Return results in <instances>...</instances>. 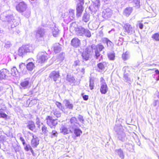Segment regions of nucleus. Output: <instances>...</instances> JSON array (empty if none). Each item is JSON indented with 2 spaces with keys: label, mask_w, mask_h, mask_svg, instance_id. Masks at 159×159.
Here are the masks:
<instances>
[{
  "label": "nucleus",
  "mask_w": 159,
  "mask_h": 159,
  "mask_svg": "<svg viewBox=\"0 0 159 159\" xmlns=\"http://www.w3.org/2000/svg\"><path fill=\"white\" fill-rule=\"evenodd\" d=\"M20 139L22 142L23 144L24 145H25V140L23 137H20Z\"/></svg>",
  "instance_id": "nucleus-54"
},
{
  "label": "nucleus",
  "mask_w": 159,
  "mask_h": 159,
  "mask_svg": "<svg viewBox=\"0 0 159 159\" xmlns=\"http://www.w3.org/2000/svg\"><path fill=\"white\" fill-rule=\"evenodd\" d=\"M133 3L135 7L136 8H139L140 7V0H133Z\"/></svg>",
  "instance_id": "nucleus-39"
},
{
  "label": "nucleus",
  "mask_w": 159,
  "mask_h": 159,
  "mask_svg": "<svg viewBox=\"0 0 159 159\" xmlns=\"http://www.w3.org/2000/svg\"><path fill=\"white\" fill-rule=\"evenodd\" d=\"M80 40L78 38H74L71 41V45L75 48H77L80 46Z\"/></svg>",
  "instance_id": "nucleus-17"
},
{
  "label": "nucleus",
  "mask_w": 159,
  "mask_h": 159,
  "mask_svg": "<svg viewBox=\"0 0 159 159\" xmlns=\"http://www.w3.org/2000/svg\"><path fill=\"white\" fill-rule=\"evenodd\" d=\"M61 45L59 43L54 44L53 46L54 52L56 53L60 52L61 49Z\"/></svg>",
  "instance_id": "nucleus-25"
},
{
  "label": "nucleus",
  "mask_w": 159,
  "mask_h": 159,
  "mask_svg": "<svg viewBox=\"0 0 159 159\" xmlns=\"http://www.w3.org/2000/svg\"><path fill=\"white\" fill-rule=\"evenodd\" d=\"M57 133L55 130H52V137H57Z\"/></svg>",
  "instance_id": "nucleus-51"
},
{
  "label": "nucleus",
  "mask_w": 159,
  "mask_h": 159,
  "mask_svg": "<svg viewBox=\"0 0 159 159\" xmlns=\"http://www.w3.org/2000/svg\"><path fill=\"white\" fill-rule=\"evenodd\" d=\"M48 58V55L45 52H39L37 56V61L39 63L45 62Z\"/></svg>",
  "instance_id": "nucleus-7"
},
{
  "label": "nucleus",
  "mask_w": 159,
  "mask_h": 159,
  "mask_svg": "<svg viewBox=\"0 0 159 159\" xmlns=\"http://www.w3.org/2000/svg\"><path fill=\"white\" fill-rule=\"evenodd\" d=\"M31 153L32 154V155H33V156H34V152L33 151L32 152H31Z\"/></svg>",
  "instance_id": "nucleus-64"
},
{
  "label": "nucleus",
  "mask_w": 159,
  "mask_h": 159,
  "mask_svg": "<svg viewBox=\"0 0 159 159\" xmlns=\"http://www.w3.org/2000/svg\"><path fill=\"white\" fill-rule=\"evenodd\" d=\"M92 48L89 47L85 49V51L84 52H86L88 54H90V53L91 52Z\"/></svg>",
  "instance_id": "nucleus-52"
},
{
  "label": "nucleus",
  "mask_w": 159,
  "mask_h": 159,
  "mask_svg": "<svg viewBox=\"0 0 159 159\" xmlns=\"http://www.w3.org/2000/svg\"><path fill=\"white\" fill-rule=\"evenodd\" d=\"M70 123L71 124V133H74L76 137L80 136L82 134V131L78 128V126H80V125L78 122L76 118L75 117H71L70 119Z\"/></svg>",
  "instance_id": "nucleus-3"
},
{
  "label": "nucleus",
  "mask_w": 159,
  "mask_h": 159,
  "mask_svg": "<svg viewBox=\"0 0 159 159\" xmlns=\"http://www.w3.org/2000/svg\"><path fill=\"white\" fill-rule=\"evenodd\" d=\"M142 21H138V25L140 29H142L143 28V25L141 23Z\"/></svg>",
  "instance_id": "nucleus-49"
},
{
  "label": "nucleus",
  "mask_w": 159,
  "mask_h": 159,
  "mask_svg": "<svg viewBox=\"0 0 159 159\" xmlns=\"http://www.w3.org/2000/svg\"><path fill=\"white\" fill-rule=\"evenodd\" d=\"M107 87L106 83H102L100 89L101 93L102 94H105L107 93Z\"/></svg>",
  "instance_id": "nucleus-20"
},
{
  "label": "nucleus",
  "mask_w": 159,
  "mask_h": 159,
  "mask_svg": "<svg viewBox=\"0 0 159 159\" xmlns=\"http://www.w3.org/2000/svg\"><path fill=\"white\" fill-rule=\"evenodd\" d=\"M123 29L125 34H126L127 33L131 34L134 32V29L129 23L125 24L123 27Z\"/></svg>",
  "instance_id": "nucleus-12"
},
{
  "label": "nucleus",
  "mask_w": 159,
  "mask_h": 159,
  "mask_svg": "<svg viewBox=\"0 0 159 159\" xmlns=\"http://www.w3.org/2000/svg\"><path fill=\"white\" fill-rule=\"evenodd\" d=\"M115 152L116 153L119 157L122 159H123L124 157V152L122 150L121 148L116 149L115 150Z\"/></svg>",
  "instance_id": "nucleus-27"
},
{
  "label": "nucleus",
  "mask_w": 159,
  "mask_h": 159,
  "mask_svg": "<svg viewBox=\"0 0 159 159\" xmlns=\"http://www.w3.org/2000/svg\"><path fill=\"white\" fill-rule=\"evenodd\" d=\"M51 115L52 116L58 118L61 116V113L58 109H54L51 111Z\"/></svg>",
  "instance_id": "nucleus-22"
},
{
  "label": "nucleus",
  "mask_w": 159,
  "mask_h": 159,
  "mask_svg": "<svg viewBox=\"0 0 159 159\" xmlns=\"http://www.w3.org/2000/svg\"><path fill=\"white\" fill-rule=\"evenodd\" d=\"M29 150H30L31 152L33 151V150L32 148H31V147L30 148Z\"/></svg>",
  "instance_id": "nucleus-62"
},
{
  "label": "nucleus",
  "mask_w": 159,
  "mask_h": 159,
  "mask_svg": "<svg viewBox=\"0 0 159 159\" xmlns=\"http://www.w3.org/2000/svg\"><path fill=\"white\" fill-rule=\"evenodd\" d=\"M56 104L57 106L58 107L59 109H61L62 107L61 105V104L59 102H56Z\"/></svg>",
  "instance_id": "nucleus-50"
},
{
  "label": "nucleus",
  "mask_w": 159,
  "mask_h": 159,
  "mask_svg": "<svg viewBox=\"0 0 159 159\" xmlns=\"http://www.w3.org/2000/svg\"><path fill=\"white\" fill-rule=\"evenodd\" d=\"M61 56H62V57H61V60H63L64 59V56H63V54H60V55H59V56H61Z\"/></svg>",
  "instance_id": "nucleus-61"
},
{
  "label": "nucleus",
  "mask_w": 159,
  "mask_h": 159,
  "mask_svg": "<svg viewBox=\"0 0 159 159\" xmlns=\"http://www.w3.org/2000/svg\"><path fill=\"white\" fill-rule=\"evenodd\" d=\"M75 80H68V81H69V83H70V84L72 85H73V84H72V83H73L74 82V81Z\"/></svg>",
  "instance_id": "nucleus-59"
},
{
  "label": "nucleus",
  "mask_w": 159,
  "mask_h": 159,
  "mask_svg": "<svg viewBox=\"0 0 159 159\" xmlns=\"http://www.w3.org/2000/svg\"><path fill=\"white\" fill-rule=\"evenodd\" d=\"M63 102L67 108L70 109H73V105L72 103H70L69 100L65 99L64 100Z\"/></svg>",
  "instance_id": "nucleus-24"
},
{
  "label": "nucleus",
  "mask_w": 159,
  "mask_h": 159,
  "mask_svg": "<svg viewBox=\"0 0 159 159\" xmlns=\"http://www.w3.org/2000/svg\"><path fill=\"white\" fill-rule=\"evenodd\" d=\"M123 38H120L118 40V42L117 43V45L118 46L122 45L123 43Z\"/></svg>",
  "instance_id": "nucleus-47"
},
{
  "label": "nucleus",
  "mask_w": 159,
  "mask_h": 159,
  "mask_svg": "<svg viewBox=\"0 0 159 159\" xmlns=\"http://www.w3.org/2000/svg\"><path fill=\"white\" fill-rule=\"evenodd\" d=\"M89 15L87 14V13H84L83 17V20L85 22H87L89 20Z\"/></svg>",
  "instance_id": "nucleus-34"
},
{
  "label": "nucleus",
  "mask_w": 159,
  "mask_h": 159,
  "mask_svg": "<svg viewBox=\"0 0 159 159\" xmlns=\"http://www.w3.org/2000/svg\"><path fill=\"white\" fill-rule=\"evenodd\" d=\"M103 41L107 44L108 47L110 48L113 47L114 46L113 43L107 38H104Z\"/></svg>",
  "instance_id": "nucleus-26"
},
{
  "label": "nucleus",
  "mask_w": 159,
  "mask_h": 159,
  "mask_svg": "<svg viewBox=\"0 0 159 159\" xmlns=\"http://www.w3.org/2000/svg\"><path fill=\"white\" fill-rule=\"evenodd\" d=\"M83 99L84 100H87L88 99V96L87 95H84L83 96Z\"/></svg>",
  "instance_id": "nucleus-56"
},
{
  "label": "nucleus",
  "mask_w": 159,
  "mask_h": 159,
  "mask_svg": "<svg viewBox=\"0 0 159 159\" xmlns=\"http://www.w3.org/2000/svg\"><path fill=\"white\" fill-rule=\"evenodd\" d=\"M47 124L51 128L55 127L57 124V120L52 119V116H48L46 118Z\"/></svg>",
  "instance_id": "nucleus-9"
},
{
  "label": "nucleus",
  "mask_w": 159,
  "mask_h": 159,
  "mask_svg": "<svg viewBox=\"0 0 159 159\" xmlns=\"http://www.w3.org/2000/svg\"><path fill=\"white\" fill-rule=\"evenodd\" d=\"M30 147L31 146L29 144L26 145L25 147V149L26 151H28Z\"/></svg>",
  "instance_id": "nucleus-53"
},
{
  "label": "nucleus",
  "mask_w": 159,
  "mask_h": 159,
  "mask_svg": "<svg viewBox=\"0 0 159 159\" xmlns=\"http://www.w3.org/2000/svg\"><path fill=\"white\" fill-rule=\"evenodd\" d=\"M27 127L31 130H33L34 129V125L33 122L27 125Z\"/></svg>",
  "instance_id": "nucleus-43"
},
{
  "label": "nucleus",
  "mask_w": 159,
  "mask_h": 159,
  "mask_svg": "<svg viewBox=\"0 0 159 159\" xmlns=\"http://www.w3.org/2000/svg\"><path fill=\"white\" fill-rule=\"evenodd\" d=\"M4 47L6 48H10L12 45L11 42L9 41H5L3 43Z\"/></svg>",
  "instance_id": "nucleus-37"
},
{
  "label": "nucleus",
  "mask_w": 159,
  "mask_h": 159,
  "mask_svg": "<svg viewBox=\"0 0 159 159\" xmlns=\"http://www.w3.org/2000/svg\"><path fill=\"white\" fill-rule=\"evenodd\" d=\"M80 61L78 60H76L75 61L74 64L73 65V66H79L80 65Z\"/></svg>",
  "instance_id": "nucleus-48"
},
{
  "label": "nucleus",
  "mask_w": 159,
  "mask_h": 159,
  "mask_svg": "<svg viewBox=\"0 0 159 159\" xmlns=\"http://www.w3.org/2000/svg\"><path fill=\"white\" fill-rule=\"evenodd\" d=\"M70 25V30H74L75 34L78 36H85L89 38L91 36V33L89 30L81 26L78 25L75 22H72Z\"/></svg>",
  "instance_id": "nucleus-2"
},
{
  "label": "nucleus",
  "mask_w": 159,
  "mask_h": 159,
  "mask_svg": "<svg viewBox=\"0 0 159 159\" xmlns=\"http://www.w3.org/2000/svg\"><path fill=\"white\" fill-rule=\"evenodd\" d=\"M32 50V47L31 45L30 44L23 45L19 48L18 55L20 56L23 57L27 53L31 52Z\"/></svg>",
  "instance_id": "nucleus-5"
},
{
  "label": "nucleus",
  "mask_w": 159,
  "mask_h": 159,
  "mask_svg": "<svg viewBox=\"0 0 159 159\" xmlns=\"http://www.w3.org/2000/svg\"><path fill=\"white\" fill-rule=\"evenodd\" d=\"M114 129L116 133V137L117 139L123 142L127 141V137L124 131V129L121 125H116Z\"/></svg>",
  "instance_id": "nucleus-4"
},
{
  "label": "nucleus",
  "mask_w": 159,
  "mask_h": 159,
  "mask_svg": "<svg viewBox=\"0 0 159 159\" xmlns=\"http://www.w3.org/2000/svg\"><path fill=\"white\" fill-rule=\"evenodd\" d=\"M0 19L3 21H7L9 29H12L18 25L19 24L18 20H16L8 11L3 12L0 16Z\"/></svg>",
  "instance_id": "nucleus-1"
},
{
  "label": "nucleus",
  "mask_w": 159,
  "mask_h": 159,
  "mask_svg": "<svg viewBox=\"0 0 159 159\" xmlns=\"http://www.w3.org/2000/svg\"><path fill=\"white\" fill-rule=\"evenodd\" d=\"M45 31L43 28L39 27L38 28L36 32V37L38 39H42L45 35Z\"/></svg>",
  "instance_id": "nucleus-14"
},
{
  "label": "nucleus",
  "mask_w": 159,
  "mask_h": 159,
  "mask_svg": "<svg viewBox=\"0 0 159 159\" xmlns=\"http://www.w3.org/2000/svg\"><path fill=\"white\" fill-rule=\"evenodd\" d=\"M94 81L93 80H90L89 81V87L91 90L93 89L94 87Z\"/></svg>",
  "instance_id": "nucleus-45"
},
{
  "label": "nucleus",
  "mask_w": 159,
  "mask_h": 159,
  "mask_svg": "<svg viewBox=\"0 0 159 159\" xmlns=\"http://www.w3.org/2000/svg\"><path fill=\"white\" fill-rule=\"evenodd\" d=\"M75 10L70 9L69 10V17L70 20H73L75 17Z\"/></svg>",
  "instance_id": "nucleus-30"
},
{
  "label": "nucleus",
  "mask_w": 159,
  "mask_h": 159,
  "mask_svg": "<svg viewBox=\"0 0 159 159\" xmlns=\"http://www.w3.org/2000/svg\"><path fill=\"white\" fill-rule=\"evenodd\" d=\"M33 138L32 140L31 144L33 147H36L39 144V140L36 136H33Z\"/></svg>",
  "instance_id": "nucleus-19"
},
{
  "label": "nucleus",
  "mask_w": 159,
  "mask_h": 159,
  "mask_svg": "<svg viewBox=\"0 0 159 159\" xmlns=\"http://www.w3.org/2000/svg\"><path fill=\"white\" fill-rule=\"evenodd\" d=\"M106 66V63L103 62L99 63L97 65L98 67V71L100 72H102L105 70V67Z\"/></svg>",
  "instance_id": "nucleus-21"
},
{
  "label": "nucleus",
  "mask_w": 159,
  "mask_h": 159,
  "mask_svg": "<svg viewBox=\"0 0 159 159\" xmlns=\"http://www.w3.org/2000/svg\"><path fill=\"white\" fill-rule=\"evenodd\" d=\"M11 75L15 77H18L19 76V74L18 71L15 66H13L11 68Z\"/></svg>",
  "instance_id": "nucleus-23"
},
{
  "label": "nucleus",
  "mask_w": 159,
  "mask_h": 159,
  "mask_svg": "<svg viewBox=\"0 0 159 159\" xmlns=\"http://www.w3.org/2000/svg\"><path fill=\"white\" fill-rule=\"evenodd\" d=\"M108 58L111 60H114L115 59V53L113 52H109L107 53Z\"/></svg>",
  "instance_id": "nucleus-33"
},
{
  "label": "nucleus",
  "mask_w": 159,
  "mask_h": 159,
  "mask_svg": "<svg viewBox=\"0 0 159 159\" xmlns=\"http://www.w3.org/2000/svg\"><path fill=\"white\" fill-rule=\"evenodd\" d=\"M112 13V11L110 8H107L103 11L102 16L103 18L107 19L111 16Z\"/></svg>",
  "instance_id": "nucleus-16"
},
{
  "label": "nucleus",
  "mask_w": 159,
  "mask_h": 159,
  "mask_svg": "<svg viewBox=\"0 0 159 159\" xmlns=\"http://www.w3.org/2000/svg\"><path fill=\"white\" fill-rule=\"evenodd\" d=\"M21 86L24 89H25L29 85V82L27 80H25L20 83Z\"/></svg>",
  "instance_id": "nucleus-38"
},
{
  "label": "nucleus",
  "mask_w": 159,
  "mask_h": 159,
  "mask_svg": "<svg viewBox=\"0 0 159 159\" xmlns=\"http://www.w3.org/2000/svg\"><path fill=\"white\" fill-rule=\"evenodd\" d=\"M155 72L158 78L157 80H159V70H156Z\"/></svg>",
  "instance_id": "nucleus-55"
},
{
  "label": "nucleus",
  "mask_w": 159,
  "mask_h": 159,
  "mask_svg": "<svg viewBox=\"0 0 159 159\" xmlns=\"http://www.w3.org/2000/svg\"><path fill=\"white\" fill-rule=\"evenodd\" d=\"M19 67L20 70L23 71L24 70V69L25 67V64L21 63L20 64Z\"/></svg>",
  "instance_id": "nucleus-46"
},
{
  "label": "nucleus",
  "mask_w": 159,
  "mask_h": 159,
  "mask_svg": "<svg viewBox=\"0 0 159 159\" xmlns=\"http://www.w3.org/2000/svg\"><path fill=\"white\" fill-rule=\"evenodd\" d=\"M132 9L131 7H127L124 11V15L126 16H128L132 12Z\"/></svg>",
  "instance_id": "nucleus-29"
},
{
  "label": "nucleus",
  "mask_w": 159,
  "mask_h": 159,
  "mask_svg": "<svg viewBox=\"0 0 159 159\" xmlns=\"http://www.w3.org/2000/svg\"><path fill=\"white\" fill-rule=\"evenodd\" d=\"M76 6V16L78 17L81 16L84 10L83 5L84 3V0H78Z\"/></svg>",
  "instance_id": "nucleus-8"
},
{
  "label": "nucleus",
  "mask_w": 159,
  "mask_h": 159,
  "mask_svg": "<svg viewBox=\"0 0 159 159\" xmlns=\"http://www.w3.org/2000/svg\"><path fill=\"white\" fill-rule=\"evenodd\" d=\"M8 116L5 113L2 112L1 110H0V118L5 119H6Z\"/></svg>",
  "instance_id": "nucleus-41"
},
{
  "label": "nucleus",
  "mask_w": 159,
  "mask_h": 159,
  "mask_svg": "<svg viewBox=\"0 0 159 159\" xmlns=\"http://www.w3.org/2000/svg\"><path fill=\"white\" fill-rule=\"evenodd\" d=\"M52 32L53 36L56 37L58 34L59 30L57 27H55L52 29Z\"/></svg>",
  "instance_id": "nucleus-31"
},
{
  "label": "nucleus",
  "mask_w": 159,
  "mask_h": 159,
  "mask_svg": "<svg viewBox=\"0 0 159 159\" xmlns=\"http://www.w3.org/2000/svg\"><path fill=\"white\" fill-rule=\"evenodd\" d=\"M128 67L126 66L124 67L123 69V70L124 72V78L126 80L128 78L129 74L128 73H126V70H128Z\"/></svg>",
  "instance_id": "nucleus-35"
},
{
  "label": "nucleus",
  "mask_w": 159,
  "mask_h": 159,
  "mask_svg": "<svg viewBox=\"0 0 159 159\" xmlns=\"http://www.w3.org/2000/svg\"><path fill=\"white\" fill-rule=\"evenodd\" d=\"M71 124L65 126L62 125L60 129V133L66 135L71 133Z\"/></svg>",
  "instance_id": "nucleus-10"
},
{
  "label": "nucleus",
  "mask_w": 159,
  "mask_h": 159,
  "mask_svg": "<svg viewBox=\"0 0 159 159\" xmlns=\"http://www.w3.org/2000/svg\"><path fill=\"white\" fill-rule=\"evenodd\" d=\"M122 57L124 60H127L129 57L128 53L126 52L125 53H123L122 55Z\"/></svg>",
  "instance_id": "nucleus-40"
},
{
  "label": "nucleus",
  "mask_w": 159,
  "mask_h": 159,
  "mask_svg": "<svg viewBox=\"0 0 159 159\" xmlns=\"http://www.w3.org/2000/svg\"><path fill=\"white\" fill-rule=\"evenodd\" d=\"M93 5L89 7V9L91 12L95 13L100 6V1L99 0H96L93 2Z\"/></svg>",
  "instance_id": "nucleus-11"
},
{
  "label": "nucleus",
  "mask_w": 159,
  "mask_h": 159,
  "mask_svg": "<svg viewBox=\"0 0 159 159\" xmlns=\"http://www.w3.org/2000/svg\"><path fill=\"white\" fill-rule=\"evenodd\" d=\"M80 71L83 74H84L85 72V69L84 68H82Z\"/></svg>",
  "instance_id": "nucleus-60"
},
{
  "label": "nucleus",
  "mask_w": 159,
  "mask_h": 159,
  "mask_svg": "<svg viewBox=\"0 0 159 159\" xmlns=\"http://www.w3.org/2000/svg\"><path fill=\"white\" fill-rule=\"evenodd\" d=\"M78 119L81 123L83 124L84 123V120L82 116L79 115L78 117Z\"/></svg>",
  "instance_id": "nucleus-44"
},
{
  "label": "nucleus",
  "mask_w": 159,
  "mask_h": 159,
  "mask_svg": "<svg viewBox=\"0 0 159 159\" xmlns=\"http://www.w3.org/2000/svg\"><path fill=\"white\" fill-rule=\"evenodd\" d=\"M26 12H27V14H26L25 15V16L26 17H29L30 16V11H27Z\"/></svg>",
  "instance_id": "nucleus-57"
},
{
  "label": "nucleus",
  "mask_w": 159,
  "mask_h": 159,
  "mask_svg": "<svg viewBox=\"0 0 159 159\" xmlns=\"http://www.w3.org/2000/svg\"><path fill=\"white\" fill-rule=\"evenodd\" d=\"M91 48L93 50H94L95 55L94 57L96 59H98L100 57V52L103 50L105 48L104 47L101 43L97 45L93 44L91 45Z\"/></svg>",
  "instance_id": "nucleus-6"
},
{
  "label": "nucleus",
  "mask_w": 159,
  "mask_h": 159,
  "mask_svg": "<svg viewBox=\"0 0 159 159\" xmlns=\"http://www.w3.org/2000/svg\"><path fill=\"white\" fill-rule=\"evenodd\" d=\"M82 56L83 61H87L89 59L90 54L86 52H83L82 54Z\"/></svg>",
  "instance_id": "nucleus-28"
},
{
  "label": "nucleus",
  "mask_w": 159,
  "mask_h": 159,
  "mask_svg": "<svg viewBox=\"0 0 159 159\" xmlns=\"http://www.w3.org/2000/svg\"><path fill=\"white\" fill-rule=\"evenodd\" d=\"M42 134H43L46 135H48V131L47 129V128L45 125H43L42 126L41 129Z\"/></svg>",
  "instance_id": "nucleus-36"
},
{
  "label": "nucleus",
  "mask_w": 159,
  "mask_h": 159,
  "mask_svg": "<svg viewBox=\"0 0 159 159\" xmlns=\"http://www.w3.org/2000/svg\"><path fill=\"white\" fill-rule=\"evenodd\" d=\"M27 7V4L24 2H21L18 4L16 7L18 11L23 12L25 11Z\"/></svg>",
  "instance_id": "nucleus-13"
},
{
  "label": "nucleus",
  "mask_w": 159,
  "mask_h": 159,
  "mask_svg": "<svg viewBox=\"0 0 159 159\" xmlns=\"http://www.w3.org/2000/svg\"><path fill=\"white\" fill-rule=\"evenodd\" d=\"M34 64L32 62L29 63L27 65L26 67L27 69L31 71L34 67Z\"/></svg>",
  "instance_id": "nucleus-32"
},
{
  "label": "nucleus",
  "mask_w": 159,
  "mask_h": 159,
  "mask_svg": "<svg viewBox=\"0 0 159 159\" xmlns=\"http://www.w3.org/2000/svg\"><path fill=\"white\" fill-rule=\"evenodd\" d=\"M152 38L156 41H159V34L156 33L153 34L152 36Z\"/></svg>",
  "instance_id": "nucleus-42"
},
{
  "label": "nucleus",
  "mask_w": 159,
  "mask_h": 159,
  "mask_svg": "<svg viewBox=\"0 0 159 159\" xmlns=\"http://www.w3.org/2000/svg\"><path fill=\"white\" fill-rule=\"evenodd\" d=\"M60 75L58 71H53L49 75V78L51 79L57 80L59 78Z\"/></svg>",
  "instance_id": "nucleus-18"
},
{
  "label": "nucleus",
  "mask_w": 159,
  "mask_h": 159,
  "mask_svg": "<svg viewBox=\"0 0 159 159\" xmlns=\"http://www.w3.org/2000/svg\"><path fill=\"white\" fill-rule=\"evenodd\" d=\"M158 102V101H157V100L155 101H154V103H153V105L154 106H156L157 105V102Z\"/></svg>",
  "instance_id": "nucleus-58"
},
{
  "label": "nucleus",
  "mask_w": 159,
  "mask_h": 159,
  "mask_svg": "<svg viewBox=\"0 0 159 159\" xmlns=\"http://www.w3.org/2000/svg\"><path fill=\"white\" fill-rule=\"evenodd\" d=\"M9 70L6 69H3L0 70V80H5L8 78L7 74Z\"/></svg>",
  "instance_id": "nucleus-15"
},
{
  "label": "nucleus",
  "mask_w": 159,
  "mask_h": 159,
  "mask_svg": "<svg viewBox=\"0 0 159 159\" xmlns=\"http://www.w3.org/2000/svg\"><path fill=\"white\" fill-rule=\"evenodd\" d=\"M3 89V88L2 87H0V91Z\"/></svg>",
  "instance_id": "nucleus-63"
}]
</instances>
